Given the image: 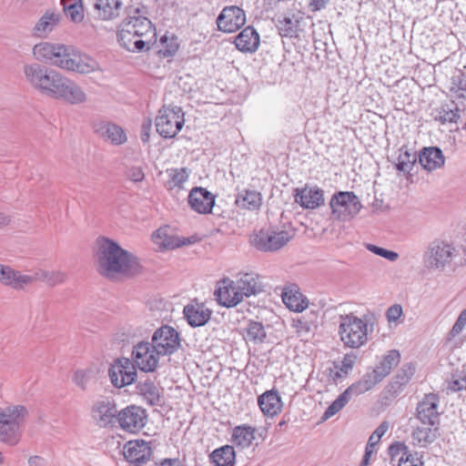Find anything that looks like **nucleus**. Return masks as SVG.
<instances>
[{
  "instance_id": "6ab92c4d",
  "label": "nucleus",
  "mask_w": 466,
  "mask_h": 466,
  "mask_svg": "<svg viewBox=\"0 0 466 466\" xmlns=\"http://www.w3.org/2000/svg\"><path fill=\"white\" fill-rule=\"evenodd\" d=\"M35 280V278L33 276L24 275L10 266L0 264V284L22 290Z\"/></svg>"
},
{
  "instance_id": "f704fd0d",
  "label": "nucleus",
  "mask_w": 466,
  "mask_h": 466,
  "mask_svg": "<svg viewBox=\"0 0 466 466\" xmlns=\"http://www.w3.org/2000/svg\"><path fill=\"white\" fill-rule=\"evenodd\" d=\"M234 43L242 53H254L258 48L260 37L258 31H240Z\"/></svg>"
},
{
  "instance_id": "680f3d73",
  "label": "nucleus",
  "mask_w": 466,
  "mask_h": 466,
  "mask_svg": "<svg viewBox=\"0 0 466 466\" xmlns=\"http://www.w3.org/2000/svg\"><path fill=\"white\" fill-rule=\"evenodd\" d=\"M403 310L400 304L390 306L386 311V319L388 322H396L402 316Z\"/></svg>"
},
{
  "instance_id": "0e129e2a",
  "label": "nucleus",
  "mask_w": 466,
  "mask_h": 466,
  "mask_svg": "<svg viewBox=\"0 0 466 466\" xmlns=\"http://www.w3.org/2000/svg\"><path fill=\"white\" fill-rule=\"evenodd\" d=\"M330 0H308V8L311 12H318L325 9Z\"/></svg>"
},
{
  "instance_id": "8fccbe9b",
  "label": "nucleus",
  "mask_w": 466,
  "mask_h": 466,
  "mask_svg": "<svg viewBox=\"0 0 466 466\" xmlns=\"http://www.w3.org/2000/svg\"><path fill=\"white\" fill-rule=\"evenodd\" d=\"M93 371L91 369L77 370L74 372L72 380L81 390H86L87 383L91 379Z\"/></svg>"
},
{
  "instance_id": "bb28decb",
  "label": "nucleus",
  "mask_w": 466,
  "mask_h": 466,
  "mask_svg": "<svg viewBox=\"0 0 466 466\" xmlns=\"http://www.w3.org/2000/svg\"><path fill=\"white\" fill-rule=\"evenodd\" d=\"M439 430L440 426L421 424L412 431L410 435L411 443L419 448H427L439 437Z\"/></svg>"
},
{
  "instance_id": "69168bd1",
  "label": "nucleus",
  "mask_w": 466,
  "mask_h": 466,
  "mask_svg": "<svg viewBox=\"0 0 466 466\" xmlns=\"http://www.w3.org/2000/svg\"><path fill=\"white\" fill-rule=\"evenodd\" d=\"M404 387L405 386L403 384H400V382L392 379L388 386V390L391 396L396 397L403 390Z\"/></svg>"
},
{
  "instance_id": "0eeeda50",
  "label": "nucleus",
  "mask_w": 466,
  "mask_h": 466,
  "mask_svg": "<svg viewBox=\"0 0 466 466\" xmlns=\"http://www.w3.org/2000/svg\"><path fill=\"white\" fill-rule=\"evenodd\" d=\"M455 248L452 244L435 239L431 241L423 254L426 268L432 270H442L454 257Z\"/></svg>"
},
{
  "instance_id": "ea45409f",
  "label": "nucleus",
  "mask_w": 466,
  "mask_h": 466,
  "mask_svg": "<svg viewBox=\"0 0 466 466\" xmlns=\"http://www.w3.org/2000/svg\"><path fill=\"white\" fill-rule=\"evenodd\" d=\"M94 133L105 141L116 145V124L106 120L95 121L92 125Z\"/></svg>"
},
{
  "instance_id": "a18cd8bd",
  "label": "nucleus",
  "mask_w": 466,
  "mask_h": 466,
  "mask_svg": "<svg viewBox=\"0 0 466 466\" xmlns=\"http://www.w3.org/2000/svg\"><path fill=\"white\" fill-rule=\"evenodd\" d=\"M351 395L345 390L339 397L331 402V404L326 409L322 415V420H326L339 411H340L350 400Z\"/></svg>"
},
{
  "instance_id": "864d4df0",
  "label": "nucleus",
  "mask_w": 466,
  "mask_h": 466,
  "mask_svg": "<svg viewBox=\"0 0 466 466\" xmlns=\"http://www.w3.org/2000/svg\"><path fill=\"white\" fill-rule=\"evenodd\" d=\"M64 10L67 17L74 22H80L84 18L82 4L73 3L68 6L64 5Z\"/></svg>"
},
{
  "instance_id": "e2e57ef3",
  "label": "nucleus",
  "mask_w": 466,
  "mask_h": 466,
  "mask_svg": "<svg viewBox=\"0 0 466 466\" xmlns=\"http://www.w3.org/2000/svg\"><path fill=\"white\" fill-rule=\"evenodd\" d=\"M356 356L354 354H346L339 366L340 371L347 374L353 368Z\"/></svg>"
},
{
  "instance_id": "de8ad7c7",
  "label": "nucleus",
  "mask_w": 466,
  "mask_h": 466,
  "mask_svg": "<svg viewBox=\"0 0 466 466\" xmlns=\"http://www.w3.org/2000/svg\"><path fill=\"white\" fill-rule=\"evenodd\" d=\"M95 8L102 20L112 19L116 9V0H96Z\"/></svg>"
},
{
  "instance_id": "4d7b16f0",
  "label": "nucleus",
  "mask_w": 466,
  "mask_h": 466,
  "mask_svg": "<svg viewBox=\"0 0 466 466\" xmlns=\"http://www.w3.org/2000/svg\"><path fill=\"white\" fill-rule=\"evenodd\" d=\"M449 389L452 391H460L466 389V373L453 374L449 383Z\"/></svg>"
},
{
  "instance_id": "f257e3e1",
  "label": "nucleus",
  "mask_w": 466,
  "mask_h": 466,
  "mask_svg": "<svg viewBox=\"0 0 466 466\" xmlns=\"http://www.w3.org/2000/svg\"><path fill=\"white\" fill-rule=\"evenodd\" d=\"M33 55L39 61L79 74H88L99 68L94 58L65 45L39 43L34 46Z\"/></svg>"
},
{
  "instance_id": "603ef678",
  "label": "nucleus",
  "mask_w": 466,
  "mask_h": 466,
  "mask_svg": "<svg viewBox=\"0 0 466 466\" xmlns=\"http://www.w3.org/2000/svg\"><path fill=\"white\" fill-rule=\"evenodd\" d=\"M410 452L409 447L404 442L395 441L389 447V454L391 460H399V458L405 457Z\"/></svg>"
},
{
  "instance_id": "20e7f679",
  "label": "nucleus",
  "mask_w": 466,
  "mask_h": 466,
  "mask_svg": "<svg viewBox=\"0 0 466 466\" xmlns=\"http://www.w3.org/2000/svg\"><path fill=\"white\" fill-rule=\"evenodd\" d=\"M92 251L97 273L107 279H116V241L99 236Z\"/></svg>"
},
{
  "instance_id": "c756f323",
  "label": "nucleus",
  "mask_w": 466,
  "mask_h": 466,
  "mask_svg": "<svg viewBox=\"0 0 466 466\" xmlns=\"http://www.w3.org/2000/svg\"><path fill=\"white\" fill-rule=\"evenodd\" d=\"M147 27L150 29L153 24L147 17V10L145 6H129L126 9V17L121 26Z\"/></svg>"
},
{
  "instance_id": "2f4dec72",
  "label": "nucleus",
  "mask_w": 466,
  "mask_h": 466,
  "mask_svg": "<svg viewBox=\"0 0 466 466\" xmlns=\"http://www.w3.org/2000/svg\"><path fill=\"white\" fill-rule=\"evenodd\" d=\"M419 162L424 169L432 171L441 167L445 158L439 147H425L419 156Z\"/></svg>"
},
{
  "instance_id": "5fc2aeb1",
  "label": "nucleus",
  "mask_w": 466,
  "mask_h": 466,
  "mask_svg": "<svg viewBox=\"0 0 466 466\" xmlns=\"http://www.w3.org/2000/svg\"><path fill=\"white\" fill-rule=\"evenodd\" d=\"M367 248L370 252H372V253H374V254H376V255H378L380 257H382V258H386V259H388L390 261H395L399 258V254L397 252L391 251V250H388L386 248H380V247H378V246H375V245H372V244H369L367 246Z\"/></svg>"
},
{
  "instance_id": "58836bf2",
  "label": "nucleus",
  "mask_w": 466,
  "mask_h": 466,
  "mask_svg": "<svg viewBox=\"0 0 466 466\" xmlns=\"http://www.w3.org/2000/svg\"><path fill=\"white\" fill-rule=\"evenodd\" d=\"M137 389L148 405L156 406L160 404V391L151 380L147 379L143 382H139Z\"/></svg>"
},
{
  "instance_id": "b1692460",
  "label": "nucleus",
  "mask_w": 466,
  "mask_h": 466,
  "mask_svg": "<svg viewBox=\"0 0 466 466\" xmlns=\"http://www.w3.org/2000/svg\"><path fill=\"white\" fill-rule=\"evenodd\" d=\"M92 417L99 427H113L116 419V406L113 401H98L92 410Z\"/></svg>"
},
{
  "instance_id": "6e6552de",
  "label": "nucleus",
  "mask_w": 466,
  "mask_h": 466,
  "mask_svg": "<svg viewBox=\"0 0 466 466\" xmlns=\"http://www.w3.org/2000/svg\"><path fill=\"white\" fill-rule=\"evenodd\" d=\"M292 236L286 230L270 231L260 229L250 236L249 242L258 250L277 251L291 239Z\"/></svg>"
},
{
  "instance_id": "9b49d317",
  "label": "nucleus",
  "mask_w": 466,
  "mask_h": 466,
  "mask_svg": "<svg viewBox=\"0 0 466 466\" xmlns=\"http://www.w3.org/2000/svg\"><path fill=\"white\" fill-rule=\"evenodd\" d=\"M131 356L136 367L147 373L157 369L161 355L157 353L150 342L142 340L134 346Z\"/></svg>"
},
{
  "instance_id": "f03ea898",
  "label": "nucleus",
  "mask_w": 466,
  "mask_h": 466,
  "mask_svg": "<svg viewBox=\"0 0 466 466\" xmlns=\"http://www.w3.org/2000/svg\"><path fill=\"white\" fill-rule=\"evenodd\" d=\"M41 94L70 105H78L86 101V95L83 89L75 81L56 70L51 73Z\"/></svg>"
},
{
  "instance_id": "473e14b6",
  "label": "nucleus",
  "mask_w": 466,
  "mask_h": 466,
  "mask_svg": "<svg viewBox=\"0 0 466 466\" xmlns=\"http://www.w3.org/2000/svg\"><path fill=\"white\" fill-rule=\"evenodd\" d=\"M208 460L213 466H235L236 451L234 446L226 444L215 449L208 455Z\"/></svg>"
},
{
  "instance_id": "7c9ffc66",
  "label": "nucleus",
  "mask_w": 466,
  "mask_h": 466,
  "mask_svg": "<svg viewBox=\"0 0 466 466\" xmlns=\"http://www.w3.org/2000/svg\"><path fill=\"white\" fill-rule=\"evenodd\" d=\"M242 299L248 298L262 291L258 275L255 272L239 273L236 280Z\"/></svg>"
},
{
  "instance_id": "2eb2a0df",
  "label": "nucleus",
  "mask_w": 466,
  "mask_h": 466,
  "mask_svg": "<svg viewBox=\"0 0 466 466\" xmlns=\"http://www.w3.org/2000/svg\"><path fill=\"white\" fill-rule=\"evenodd\" d=\"M123 455L127 461L138 465L151 459L152 448L144 440L129 441L124 445Z\"/></svg>"
},
{
  "instance_id": "ddd939ff",
  "label": "nucleus",
  "mask_w": 466,
  "mask_h": 466,
  "mask_svg": "<svg viewBox=\"0 0 466 466\" xmlns=\"http://www.w3.org/2000/svg\"><path fill=\"white\" fill-rule=\"evenodd\" d=\"M214 295L218 303L226 308L236 307L243 300L236 281L228 278L218 282Z\"/></svg>"
},
{
  "instance_id": "9d476101",
  "label": "nucleus",
  "mask_w": 466,
  "mask_h": 466,
  "mask_svg": "<svg viewBox=\"0 0 466 466\" xmlns=\"http://www.w3.org/2000/svg\"><path fill=\"white\" fill-rule=\"evenodd\" d=\"M157 354L169 356L180 347L179 333L168 325L157 329L152 335L151 342Z\"/></svg>"
},
{
  "instance_id": "774afa93",
  "label": "nucleus",
  "mask_w": 466,
  "mask_h": 466,
  "mask_svg": "<svg viewBox=\"0 0 466 466\" xmlns=\"http://www.w3.org/2000/svg\"><path fill=\"white\" fill-rule=\"evenodd\" d=\"M29 466H46V460L38 455L30 456L28 459Z\"/></svg>"
},
{
  "instance_id": "052dcab7",
  "label": "nucleus",
  "mask_w": 466,
  "mask_h": 466,
  "mask_svg": "<svg viewBox=\"0 0 466 466\" xmlns=\"http://www.w3.org/2000/svg\"><path fill=\"white\" fill-rule=\"evenodd\" d=\"M127 179L133 182H140L144 179L145 174L140 167L132 166L125 173Z\"/></svg>"
},
{
  "instance_id": "39448f33",
  "label": "nucleus",
  "mask_w": 466,
  "mask_h": 466,
  "mask_svg": "<svg viewBox=\"0 0 466 466\" xmlns=\"http://www.w3.org/2000/svg\"><path fill=\"white\" fill-rule=\"evenodd\" d=\"M28 415L24 405L8 406L0 416V441L15 446L21 440V424Z\"/></svg>"
},
{
  "instance_id": "c9c22d12",
  "label": "nucleus",
  "mask_w": 466,
  "mask_h": 466,
  "mask_svg": "<svg viewBox=\"0 0 466 466\" xmlns=\"http://www.w3.org/2000/svg\"><path fill=\"white\" fill-rule=\"evenodd\" d=\"M235 203L240 208L257 210L262 205V196L257 190L243 189L236 196Z\"/></svg>"
},
{
  "instance_id": "4c0bfd02",
  "label": "nucleus",
  "mask_w": 466,
  "mask_h": 466,
  "mask_svg": "<svg viewBox=\"0 0 466 466\" xmlns=\"http://www.w3.org/2000/svg\"><path fill=\"white\" fill-rule=\"evenodd\" d=\"M157 48V54L161 57H173L179 48L177 37L173 33L166 31V34L159 38Z\"/></svg>"
},
{
  "instance_id": "aec40b11",
  "label": "nucleus",
  "mask_w": 466,
  "mask_h": 466,
  "mask_svg": "<svg viewBox=\"0 0 466 466\" xmlns=\"http://www.w3.org/2000/svg\"><path fill=\"white\" fill-rule=\"evenodd\" d=\"M295 202L303 208L314 209L324 203L323 191L318 187L294 189Z\"/></svg>"
},
{
  "instance_id": "393cba45",
  "label": "nucleus",
  "mask_w": 466,
  "mask_h": 466,
  "mask_svg": "<svg viewBox=\"0 0 466 466\" xmlns=\"http://www.w3.org/2000/svg\"><path fill=\"white\" fill-rule=\"evenodd\" d=\"M257 429L248 424H240L232 428L230 442L234 449L245 450L249 448L256 439Z\"/></svg>"
},
{
  "instance_id": "5701e85b",
  "label": "nucleus",
  "mask_w": 466,
  "mask_h": 466,
  "mask_svg": "<svg viewBox=\"0 0 466 466\" xmlns=\"http://www.w3.org/2000/svg\"><path fill=\"white\" fill-rule=\"evenodd\" d=\"M258 405L265 416L273 418L281 411L283 402L279 391L272 389L258 397Z\"/></svg>"
},
{
  "instance_id": "338daca9",
  "label": "nucleus",
  "mask_w": 466,
  "mask_h": 466,
  "mask_svg": "<svg viewBox=\"0 0 466 466\" xmlns=\"http://www.w3.org/2000/svg\"><path fill=\"white\" fill-rule=\"evenodd\" d=\"M293 327L296 329V330L299 334H305L309 331V323L302 319L294 320Z\"/></svg>"
},
{
  "instance_id": "c85d7f7f",
  "label": "nucleus",
  "mask_w": 466,
  "mask_h": 466,
  "mask_svg": "<svg viewBox=\"0 0 466 466\" xmlns=\"http://www.w3.org/2000/svg\"><path fill=\"white\" fill-rule=\"evenodd\" d=\"M166 174L167 179L164 183L165 188L170 193H177L185 189V184L189 178L190 170L187 167L168 168Z\"/></svg>"
},
{
  "instance_id": "423d86ee",
  "label": "nucleus",
  "mask_w": 466,
  "mask_h": 466,
  "mask_svg": "<svg viewBox=\"0 0 466 466\" xmlns=\"http://www.w3.org/2000/svg\"><path fill=\"white\" fill-rule=\"evenodd\" d=\"M184 124V112L177 106H163L155 120L157 132L164 138L175 137Z\"/></svg>"
},
{
  "instance_id": "a211bd4d",
  "label": "nucleus",
  "mask_w": 466,
  "mask_h": 466,
  "mask_svg": "<svg viewBox=\"0 0 466 466\" xmlns=\"http://www.w3.org/2000/svg\"><path fill=\"white\" fill-rule=\"evenodd\" d=\"M188 205L198 214H209L215 205V197L207 188L196 187L188 194Z\"/></svg>"
},
{
  "instance_id": "49530a36",
  "label": "nucleus",
  "mask_w": 466,
  "mask_h": 466,
  "mask_svg": "<svg viewBox=\"0 0 466 466\" xmlns=\"http://www.w3.org/2000/svg\"><path fill=\"white\" fill-rule=\"evenodd\" d=\"M435 119L441 124L457 123L460 118V110L457 106L451 107L450 105H442L436 110Z\"/></svg>"
},
{
  "instance_id": "37998d69",
  "label": "nucleus",
  "mask_w": 466,
  "mask_h": 466,
  "mask_svg": "<svg viewBox=\"0 0 466 466\" xmlns=\"http://www.w3.org/2000/svg\"><path fill=\"white\" fill-rule=\"evenodd\" d=\"M451 96L457 100H466V75L459 73L451 79Z\"/></svg>"
},
{
  "instance_id": "1a4fd4ad",
  "label": "nucleus",
  "mask_w": 466,
  "mask_h": 466,
  "mask_svg": "<svg viewBox=\"0 0 466 466\" xmlns=\"http://www.w3.org/2000/svg\"><path fill=\"white\" fill-rule=\"evenodd\" d=\"M333 215L339 219H350L361 209L359 198L352 191H339L334 194L329 202Z\"/></svg>"
},
{
  "instance_id": "f8f14e48",
  "label": "nucleus",
  "mask_w": 466,
  "mask_h": 466,
  "mask_svg": "<svg viewBox=\"0 0 466 466\" xmlns=\"http://www.w3.org/2000/svg\"><path fill=\"white\" fill-rule=\"evenodd\" d=\"M440 397L436 393L425 394L416 406V419L422 425L440 426Z\"/></svg>"
},
{
  "instance_id": "412c9836",
  "label": "nucleus",
  "mask_w": 466,
  "mask_h": 466,
  "mask_svg": "<svg viewBox=\"0 0 466 466\" xmlns=\"http://www.w3.org/2000/svg\"><path fill=\"white\" fill-rule=\"evenodd\" d=\"M141 272L142 267L138 258L118 246V279L134 278Z\"/></svg>"
},
{
  "instance_id": "f3484780",
  "label": "nucleus",
  "mask_w": 466,
  "mask_h": 466,
  "mask_svg": "<svg viewBox=\"0 0 466 466\" xmlns=\"http://www.w3.org/2000/svg\"><path fill=\"white\" fill-rule=\"evenodd\" d=\"M217 29H241L246 23V14L237 5L226 6L217 17Z\"/></svg>"
},
{
  "instance_id": "3c124183",
  "label": "nucleus",
  "mask_w": 466,
  "mask_h": 466,
  "mask_svg": "<svg viewBox=\"0 0 466 466\" xmlns=\"http://www.w3.org/2000/svg\"><path fill=\"white\" fill-rule=\"evenodd\" d=\"M415 372V367L411 363H408L403 365L397 374L394 376V380L400 382V384H403L406 386L409 381L411 380Z\"/></svg>"
},
{
  "instance_id": "4be33fe9",
  "label": "nucleus",
  "mask_w": 466,
  "mask_h": 466,
  "mask_svg": "<svg viewBox=\"0 0 466 466\" xmlns=\"http://www.w3.org/2000/svg\"><path fill=\"white\" fill-rule=\"evenodd\" d=\"M183 315L189 326L202 327L210 319L212 310L204 303L192 302L184 307Z\"/></svg>"
},
{
  "instance_id": "cd10ccee",
  "label": "nucleus",
  "mask_w": 466,
  "mask_h": 466,
  "mask_svg": "<svg viewBox=\"0 0 466 466\" xmlns=\"http://www.w3.org/2000/svg\"><path fill=\"white\" fill-rule=\"evenodd\" d=\"M282 301L290 310L301 312L308 308L306 298L299 291L297 285L286 286L282 290Z\"/></svg>"
},
{
  "instance_id": "bf43d9fd",
  "label": "nucleus",
  "mask_w": 466,
  "mask_h": 466,
  "mask_svg": "<svg viewBox=\"0 0 466 466\" xmlns=\"http://www.w3.org/2000/svg\"><path fill=\"white\" fill-rule=\"evenodd\" d=\"M466 327V309H463L458 319H456L454 325L452 326L449 335L451 338H454L458 336Z\"/></svg>"
},
{
  "instance_id": "a878e982",
  "label": "nucleus",
  "mask_w": 466,
  "mask_h": 466,
  "mask_svg": "<svg viewBox=\"0 0 466 466\" xmlns=\"http://www.w3.org/2000/svg\"><path fill=\"white\" fill-rule=\"evenodd\" d=\"M152 241L159 249H174L185 246L187 241L172 234L168 226L161 227L152 234Z\"/></svg>"
},
{
  "instance_id": "dca6fc26",
  "label": "nucleus",
  "mask_w": 466,
  "mask_h": 466,
  "mask_svg": "<svg viewBox=\"0 0 466 466\" xmlns=\"http://www.w3.org/2000/svg\"><path fill=\"white\" fill-rule=\"evenodd\" d=\"M54 69L38 63L25 64L23 72L26 82L41 94Z\"/></svg>"
},
{
  "instance_id": "72a5a7b5",
  "label": "nucleus",
  "mask_w": 466,
  "mask_h": 466,
  "mask_svg": "<svg viewBox=\"0 0 466 466\" xmlns=\"http://www.w3.org/2000/svg\"><path fill=\"white\" fill-rule=\"evenodd\" d=\"M382 380L373 371H367L358 381L352 383L346 390L353 396L363 394L374 388Z\"/></svg>"
},
{
  "instance_id": "7ed1b4c3",
  "label": "nucleus",
  "mask_w": 466,
  "mask_h": 466,
  "mask_svg": "<svg viewBox=\"0 0 466 466\" xmlns=\"http://www.w3.org/2000/svg\"><path fill=\"white\" fill-rule=\"evenodd\" d=\"M369 328L366 317L359 318L353 314L341 315L339 317V335L345 347L359 349L368 341Z\"/></svg>"
},
{
  "instance_id": "6e6d98bb",
  "label": "nucleus",
  "mask_w": 466,
  "mask_h": 466,
  "mask_svg": "<svg viewBox=\"0 0 466 466\" xmlns=\"http://www.w3.org/2000/svg\"><path fill=\"white\" fill-rule=\"evenodd\" d=\"M423 464L422 455L419 457L417 452H410L398 460V466H423Z\"/></svg>"
},
{
  "instance_id": "e433bc0d",
  "label": "nucleus",
  "mask_w": 466,
  "mask_h": 466,
  "mask_svg": "<svg viewBox=\"0 0 466 466\" xmlns=\"http://www.w3.org/2000/svg\"><path fill=\"white\" fill-rule=\"evenodd\" d=\"M400 361V354L397 350H389L372 370L380 379L386 378Z\"/></svg>"
},
{
  "instance_id": "4468645a",
  "label": "nucleus",
  "mask_w": 466,
  "mask_h": 466,
  "mask_svg": "<svg viewBox=\"0 0 466 466\" xmlns=\"http://www.w3.org/2000/svg\"><path fill=\"white\" fill-rule=\"evenodd\" d=\"M147 415L143 409L128 406L118 411V425L127 432L136 433L146 424Z\"/></svg>"
},
{
  "instance_id": "c03bdc74",
  "label": "nucleus",
  "mask_w": 466,
  "mask_h": 466,
  "mask_svg": "<svg viewBox=\"0 0 466 466\" xmlns=\"http://www.w3.org/2000/svg\"><path fill=\"white\" fill-rule=\"evenodd\" d=\"M125 364L129 363L128 359H118V368H123V370H119L118 373L121 375V384L118 385V389L124 386L131 385L136 381L137 373L136 365H132L131 367H126Z\"/></svg>"
},
{
  "instance_id": "13d9d810",
  "label": "nucleus",
  "mask_w": 466,
  "mask_h": 466,
  "mask_svg": "<svg viewBox=\"0 0 466 466\" xmlns=\"http://www.w3.org/2000/svg\"><path fill=\"white\" fill-rule=\"evenodd\" d=\"M389 425L386 421L380 424V426L373 431V433L370 436L368 441V445L371 444L373 449H376V445L380 442L381 437L388 431Z\"/></svg>"
},
{
  "instance_id": "09e8293b",
  "label": "nucleus",
  "mask_w": 466,
  "mask_h": 466,
  "mask_svg": "<svg viewBox=\"0 0 466 466\" xmlns=\"http://www.w3.org/2000/svg\"><path fill=\"white\" fill-rule=\"evenodd\" d=\"M61 15L51 10H47L38 20L34 29H46L48 26H54L60 21Z\"/></svg>"
},
{
  "instance_id": "a19ab883",
  "label": "nucleus",
  "mask_w": 466,
  "mask_h": 466,
  "mask_svg": "<svg viewBox=\"0 0 466 466\" xmlns=\"http://www.w3.org/2000/svg\"><path fill=\"white\" fill-rule=\"evenodd\" d=\"M399 151L400 153L395 163L396 169L404 175L410 174L417 161L416 153L410 152L407 147H401Z\"/></svg>"
},
{
  "instance_id": "79ce46f5",
  "label": "nucleus",
  "mask_w": 466,
  "mask_h": 466,
  "mask_svg": "<svg viewBox=\"0 0 466 466\" xmlns=\"http://www.w3.org/2000/svg\"><path fill=\"white\" fill-rule=\"evenodd\" d=\"M245 332V339L253 343L262 342L266 338L265 328L259 321L248 320Z\"/></svg>"
}]
</instances>
